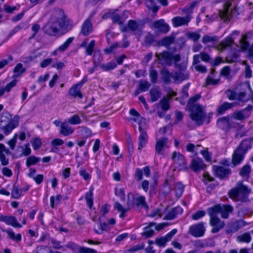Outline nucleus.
Masks as SVG:
<instances>
[{"instance_id": "f257e3e1", "label": "nucleus", "mask_w": 253, "mask_h": 253, "mask_svg": "<svg viewBox=\"0 0 253 253\" xmlns=\"http://www.w3.org/2000/svg\"><path fill=\"white\" fill-rule=\"evenodd\" d=\"M73 27L72 21L67 18L64 11L56 8L46 24L43 27V32L49 36H55L59 32V28L69 31Z\"/></svg>"}, {"instance_id": "f03ea898", "label": "nucleus", "mask_w": 253, "mask_h": 253, "mask_svg": "<svg viewBox=\"0 0 253 253\" xmlns=\"http://www.w3.org/2000/svg\"><path fill=\"white\" fill-rule=\"evenodd\" d=\"M200 98V94H196L191 97L187 103V107L190 112V117L198 126L203 124L206 117L202 106L196 103Z\"/></svg>"}, {"instance_id": "7ed1b4c3", "label": "nucleus", "mask_w": 253, "mask_h": 253, "mask_svg": "<svg viewBox=\"0 0 253 253\" xmlns=\"http://www.w3.org/2000/svg\"><path fill=\"white\" fill-rule=\"evenodd\" d=\"M251 189L244 185L242 181L237 183L236 186L229 192L230 197L237 198L242 202H247Z\"/></svg>"}, {"instance_id": "20e7f679", "label": "nucleus", "mask_w": 253, "mask_h": 253, "mask_svg": "<svg viewBox=\"0 0 253 253\" xmlns=\"http://www.w3.org/2000/svg\"><path fill=\"white\" fill-rule=\"evenodd\" d=\"M232 0H226L222 8L219 10V16L224 22L230 20L237 13L236 6L232 4Z\"/></svg>"}, {"instance_id": "39448f33", "label": "nucleus", "mask_w": 253, "mask_h": 253, "mask_svg": "<svg viewBox=\"0 0 253 253\" xmlns=\"http://www.w3.org/2000/svg\"><path fill=\"white\" fill-rule=\"evenodd\" d=\"M207 211L210 216V224L212 227L211 231L212 233H217L224 227V223L212 212V210H208Z\"/></svg>"}, {"instance_id": "423d86ee", "label": "nucleus", "mask_w": 253, "mask_h": 253, "mask_svg": "<svg viewBox=\"0 0 253 253\" xmlns=\"http://www.w3.org/2000/svg\"><path fill=\"white\" fill-rule=\"evenodd\" d=\"M208 210H212V212L216 215L220 213L222 218H227L229 213L232 211L233 208L230 205L217 204L212 207L209 208Z\"/></svg>"}, {"instance_id": "0eeeda50", "label": "nucleus", "mask_w": 253, "mask_h": 253, "mask_svg": "<svg viewBox=\"0 0 253 253\" xmlns=\"http://www.w3.org/2000/svg\"><path fill=\"white\" fill-rule=\"evenodd\" d=\"M94 58V67L97 66H100L101 69L105 71H109L115 68L117 66L116 63L112 61L106 64H101L100 62L102 61L103 58L100 54H97L95 53L93 55Z\"/></svg>"}, {"instance_id": "6e6552de", "label": "nucleus", "mask_w": 253, "mask_h": 253, "mask_svg": "<svg viewBox=\"0 0 253 253\" xmlns=\"http://www.w3.org/2000/svg\"><path fill=\"white\" fill-rule=\"evenodd\" d=\"M155 56L159 61V63L163 66H171L172 61V54L165 50L161 53L155 54Z\"/></svg>"}, {"instance_id": "1a4fd4ad", "label": "nucleus", "mask_w": 253, "mask_h": 253, "mask_svg": "<svg viewBox=\"0 0 253 253\" xmlns=\"http://www.w3.org/2000/svg\"><path fill=\"white\" fill-rule=\"evenodd\" d=\"M249 85L247 84H243L238 85L235 89L237 90L236 100L245 102L249 100V98L247 95V91L249 89Z\"/></svg>"}, {"instance_id": "9d476101", "label": "nucleus", "mask_w": 253, "mask_h": 253, "mask_svg": "<svg viewBox=\"0 0 253 253\" xmlns=\"http://www.w3.org/2000/svg\"><path fill=\"white\" fill-rule=\"evenodd\" d=\"M171 159L175 166L177 168H179L180 169H187V163L185 157L180 153L173 152Z\"/></svg>"}, {"instance_id": "9b49d317", "label": "nucleus", "mask_w": 253, "mask_h": 253, "mask_svg": "<svg viewBox=\"0 0 253 253\" xmlns=\"http://www.w3.org/2000/svg\"><path fill=\"white\" fill-rule=\"evenodd\" d=\"M205 228L203 222H200L191 226L189 228V233L195 237H202L205 232Z\"/></svg>"}, {"instance_id": "f8f14e48", "label": "nucleus", "mask_w": 253, "mask_h": 253, "mask_svg": "<svg viewBox=\"0 0 253 253\" xmlns=\"http://www.w3.org/2000/svg\"><path fill=\"white\" fill-rule=\"evenodd\" d=\"M151 28L164 34L168 33L169 30V25L165 22L164 19L155 21L152 24Z\"/></svg>"}, {"instance_id": "ddd939ff", "label": "nucleus", "mask_w": 253, "mask_h": 253, "mask_svg": "<svg viewBox=\"0 0 253 253\" xmlns=\"http://www.w3.org/2000/svg\"><path fill=\"white\" fill-rule=\"evenodd\" d=\"M177 229H172L166 236L157 238L155 240V243L159 247H165L167 243L171 240L172 237L177 233Z\"/></svg>"}, {"instance_id": "4468645a", "label": "nucleus", "mask_w": 253, "mask_h": 253, "mask_svg": "<svg viewBox=\"0 0 253 253\" xmlns=\"http://www.w3.org/2000/svg\"><path fill=\"white\" fill-rule=\"evenodd\" d=\"M191 17L187 15L185 17L176 16L171 19L172 23L174 27H177L183 25H188L191 20Z\"/></svg>"}, {"instance_id": "2eb2a0df", "label": "nucleus", "mask_w": 253, "mask_h": 253, "mask_svg": "<svg viewBox=\"0 0 253 253\" xmlns=\"http://www.w3.org/2000/svg\"><path fill=\"white\" fill-rule=\"evenodd\" d=\"M3 122V120H1L0 121V128L2 129L4 133L7 135L14 128L18 126L19 123L18 120H13L7 124L3 125L2 123Z\"/></svg>"}, {"instance_id": "dca6fc26", "label": "nucleus", "mask_w": 253, "mask_h": 253, "mask_svg": "<svg viewBox=\"0 0 253 253\" xmlns=\"http://www.w3.org/2000/svg\"><path fill=\"white\" fill-rule=\"evenodd\" d=\"M213 169L216 176L220 179L228 177L231 173V170L229 169L225 168L222 166H214Z\"/></svg>"}, {"instance_id": "f3484780", "label": "nucleus", "mask_w": 253, "mask_h": 253, "mask_svg": "<svg viewBox=\"0 0 253 253\" xmlns=\"http://www.w3.org/2000/svg\"><path fill=\"white\" fill-rule=\"evenodd\" d=\"M0 221L14 227L21 228L22 227V225L17 221V219L14 216H7L2 215L0 216Z\"/></svg>"}, {"instance_id": "a211bd4d", "label": "nucleus", "mask_w": 253, "mask_h": 253, "mask_svg": "<svg viewBox=\"0 0 253 253\" xmlns=\"http://www.w3.org/2000/svg\"><path fill=\"white\" fill-rule=\"evenodd\" d=\"M9 153V149H7L4 144L0 143V162L2 166H5L9 164L8 159L5 155Z\"/></svg>"}, {"instance_id": "6ab92c4d", "label": "nucleus", "mask_w": 253, "mask_h": 253, "mask_svg": "<svg viewBox=\"0 0 253 253\" xmlns=\"http://www.w3.org/2000/svg\"><path fill=\"white\" fill-rule=\"evenodd\" d=\"M206 165L204 164L202 159L199 158L193 159L191 163L190 167L195 171L197 172L204 169Z\"/></svg>"}, {"instance_id": "aec40b11", "label": "nucleus", "mask_w": 253, "mask_h": 253, "mask_svg": "<svg viewBox=\"0 0 253 253\" xmlns=\"http://www.w3.org/2000/svg\"><path fill=\"white\" fill-rule=\"evenodd\" d=\"M85 81L83 80L78 84L73 85L69 91V94L74 97H79L81 98L83 97L82 94L80 91V87L82 86L84 83Z\"/></svg>"}, {"instance_id": "412c9836", "label": "nucleus", "mask_w": 253, "mask_h": 253, "mask_svg": "<svg viewBox=\"0 0 253 253\" xmlns=\"http://www.w3.org/2000/svg\"><path fill=\"white\" fill-rule=\"evenodd\" d=\"M245 154L239 149H236L232 156V163L233 165L236 166L240 164L244 159Z\"/></svg>"}, {"instance_id": "4be33fe9", "label": "nucleus", "mask_w": 253, "mask_h": 253, "mask_svg": "<svg viewBox=\"0 0 253 253\" xmlns=\"http://www.w3.org/2000/svg\"><path fill=\"white\" fill-rule=\"evenodd\" d=\"M74 131V128L69 126L66 122H64L61 124L60 133L65 136H69L72 134Z\"/></svg>"}, {"instance_id": "5701e85b", "label": "nucleus", "mask_w": 253, "mask_h": 253, "mask_svg": "<svg viewBox=\"0 0 253 253\" xmlns=\"http://www.w3.org/2000/svg\"><path fill=\"white\" fill-rule=\"evenodd\" d=\"M127 26L128 28L131 31L141 32L143 24L140 21L137 22L133 20H130L128 22Z\"/></svg>"}, {"instance_id": "b1692460", "label": "nucleus", "mask_w": 253, "mask_h": 253, "mask_svg": "<svg viewBox=\"0 0 253 253\" xmlns=\"http://www.w3.org/2000/svg\"><path fill=\"white\" fill-rule=\"evenodd\" d=\"M131 196L134 200L133 203L131 202V203L132 204V206L135 205L138 207H140L141 208H143L146 210L148 209V206L147 205L145 202V199L144 197L140 196L136 198H133V195H131Z\"/></svg>"}, {"instance_id": "393cba45", "label": "nucleus", "mask_w": 253, "mask_h": 253, "mask_svg": "<svg viewBox=\"0 0 253 253\" xmlns=\"http://www.w3.org/2000/svg\"><path fill=\"white\" fill-rule=\"evenodd\" d=\"M248 37L251 38L253 37V31H249L247 34L242 36L239 42L241 48L243 50H246L249 47V43L247 41Z\"/></svg>"}, {"instance_id": "a878e982", "label": "nucleus", "mask_w": 253, "mask_h": 253, "mask_svg": "<svg viewBox=\"0 0 253 253\" xmlns=\"http://www.w3.org/2000/svg\"><path fill=\"white\" fill-rule=\"evenodd\" d=\"M233 43V39L231 37H228L224 41H222L217 46V49L221 51L230 47Z\"/></svg>"}, {"instance_id": "bb28decb", "label": "nucleus", "mask_w": 253, "mask_h": 253, "mask_svg": "<svg viewBox=\"0 0 253 253\" xmlns=\"http://www.w3.org/2000/svg\"><path fill=\"white\" fill-rule=\"evenodd\" d=\"M182 212V209L179 207L172 209L164 217V219L167 220H172L174 219L177 215L181 214Z\"/></svg>"}, {"instance_id": "cd10ccee", "label": "nucleus", "mask_w": 253, "mask_h": 253, "mask_svg": "<svg viewBox=\"0 0 253 253\" xmlns=\"http://www.w3.org/2000/svg\"><path fill=\"white\" fill-rule=\"evenodd\" d=\"M175 42V38L173 36L166 37L161 39L159 42V45L164 46L167 48L169 49V46L173 44Z\"/></svg>"}, {"instance_id": "c85d7f7f", "label": "nucleus", "mask_w": 253, "mask_h": 253, "mask_svg": "<svg viewBox=\"0 0 253 253\" xmlns=\"http://www.w3.org/2000/svg\"><path fill=\"white\" fill-rule=\"evenodd\" d=\"M151 101L152 102L157 101L161 96V92L158 87L152 88L149 91Z\"/></svg>"}, {"instance_id": "c756f323", "label": "nucleus", "mask_w": 253, "mask_h": 253, "mask_svg": "<svg viewBox=\"0 0 253 253\" xmlns=\"http://www.w3.org/2000/svg\"><path fill=\"white\" fill-rule=\"evenodd\" d=\"M92 29L91 22L89 19H87L82 26L81 33L84 36H87L92 31Z\"/></svg>"}, {"instance_id": "7c9ffc66", "label": "nucleus", "mask_w": 253, "mask_h": 253, "mask_svg": "<svg viewBox=\"0 0 253 253\" xmlns=\"http://www.w3.org/2000/svg\"><path fill=\"white\" fill-rule=\"evenodd\" d=\"M217 125L219 128L224 130H228L230 128L229 119L226 117H223L218 119Z\"/></svg>"}, {"instance_id": "2f4dec72", "label": "nucleus", "mask_w": 253, "mask_h": 253, "mask_svg": "<svg viewBox=\"0 0 253 253\" xmlns=\"http://www.w3.org/2000/svg\"><path fill=\"white\" fill-rule=\"evenodd\" d=\"M252 142L251 139L244 140L237 149H239L241 152L245 154L248 150L251 148Z\"/></svg>"}, {"instance_id": "473e14b6", "label": "nucleus", "mask_w": 253, "mask_h": 253, "mask_svg": "<svg viewBox=\"0 0 253 253\" xmlns=\"http://www.w3.org/2000/svg\"><path fill=\"white\" fill-rule=\"evenodd\" d=\"M168 143V139L167 138H163L158 140L156 143L155 150L157 153L160 154L165 146Z\"/></svg>"}, {"instance_id": "72a5a7b5", "label": "nucleus", "mask_w": 253, "mask_h": 253, "mask_svg": "<svg viewBox=\"0 0 253 253\" xmlns=\"http://www.w3.org/2000/svg\"><path fill=\"white\" fill-rule=\"evenodd\" d=\"M162 78L166 84H168L171 81V78H173L171 73L166 68H163L161 72Z\"/></svg>"}, {"instance_id": "f704fd0d", "label": "nucleus", "mask_w": 253, "mask_h": 253, "mask_svg": "<svg viewBox=\"0 0 253 253\" xmlns=\"http://www.w3.org/2000/svg\"><path fill=\"white\" fill-rule=\"evenodd\" d=\"M138 150H141V149L145 146L148 140V135L146 131H142L139 137Z\"/></svg>"}, {"instance_id": "c9c22d12", "label": "nucleus", "mask_w": 253, "mask_h": 253, "mask_svg": "<svg viewBox=\"0 0 253 253\" xmlns=\"http://www.w3.org/2000/svg\"><path fill=\"white\" fill-rule=\"evenodd\" d=\"M127 205L128 206V208L125 209L123 208L122 205L118 202H116L114 204V208L118 210L119 211H128L130 207L132 206V204L131 203V201L130 200V194L128 195V200L127 202Z\"/></svg>"}, {"instance_id": "e433bc0d", "label": "nucleus", "mask_w": 253, "mask_h": 253, "mask_svg": "<svg viewBox=\"0 0 253 253\" xmlns=\"http://www.w3.org/2000/svg\"><path fill=\"white\" fill-rule=\"evenodd\" d=\"M156 0H146L145 2L146 7L154 13L157 12L159 9V7L156 5Z\"/></svg>"}, {"instance_id": "4c0bfd02", "label": "nucleus", "mask_w": 253, "mask_h": 253, "mask_svg": "<svg viewBox=\"0 0 253 253\" xmlns=\"http://www.w3.org/2000/svg\"><path fill=\"white\" fill-rule=\"evenodd\" d=\"M199 4V1L195 0L191 3H190L188 5L183 8L182 11L185 13L187 14V15H190L192 12L193 9L194 7L197 6Z\"/></svg>"}, {"instance_id": "58836bf2", "label": "nucleus", "mask_w": 253, "mask_h": 253, "mask_svg": "<svg viewBox=\"0 0 253 253\" xmlns=\"http://www.w3.org/2000/svg\"><path fill=\"white\" fill-rule=\"evenodd\" d=\"M188 78V75L184 74L181 72H176L173 76L174 80L178 83L181 82L182 81L187 79Z\"/></svg>"}, {"instance_id": "ea45409f", "label": "nucleus", "mask_w": 253, "mask_h": 253, "mask_svg": "<svg viewBox=\"0 0 253 253\" xmlns=\"http://www.w3.org/2000/svg\"><path fill=\"white\" fill-rule=\"evenodd\" d=\"M233 106V104L228 102H224L220 106L217 110L219 114H223L226 110L231 109Z\"/></svg>"}, {"instance_id": "a19ab883", "label": "nucleus", "mask_w": 253, "mask_h": 253, "mask_svg": "<svg viewBox=\"0 0 253 253\" xmlns=\"http://www.w3.org/2000/svg\"><path fill=\"white\" fill-rule=\"evenodd\" d=\"M2 231L6 232L9 236V237L13 241L16 242H20L21 240V235L20 234H17L15 235V233L11 230H2Z\"/></svg>"}, {"instance_id": "79ce46f5", "label": "nucleus", "mask_w": 253, "mask_h": 253, "mask_svg": "<svg viewBox=\"0 0 253 253\" xmlns=\"http://www.w3.org/2000/svg\"><path fill=\"white\" fill-rule=\"evenodd\" d=\"M251 172V168L249 165H246L244 166L241 169L240 175L243 177L248 179Z\"/></svg>"}, {"instance_id": "37998d69", "label": "nucleus", "mask_w": 253, "mask_h": 253, "mask_svg": "<svg viewBox=\"0 0 253 253\" xmlns=\"http://www.w3.org/2000/svg\"><path fill=\"white\" fill-rule=\"evenodd\" d=\"M251 240V237L249 233H245L237 237V241L239 242L249 243Z\"/></svg>"}, {"instance_id": "c03bdc74", "label": "nucleus", "mask_w": 253, "mask_h": 253, "mask_svg": "<svg viewBox=\"0 0 253 253\" xmlns=\"http://www.w3.org/2000/svg\"><path fill=\"white\" fill-rule=\"evenodd\" d=\"M149 76L151 79V82L152 83H155L157 81L158 74L157 71L154 69V67H151L149 71Z\"/></svg>"}, {"instance_id": "a18cd8bd", "label": "nucleus", "mask_w": 253, "mask_h": 253, "mask_svg": "<svg viewBox=\"0 0 253 253\" xmlns=\"http://www.w3.org/2000/svg\"><path fill=\"white\" fill-rule=\"evenodd\" d=\"M184 189V186L181 182L176 183L174 187L176 195L178 197H180L183 192Z\"/></svg>"}, {"instance_id": "49530a36", "label": "nucleus", "mask_w": 253, "mask_h": 253, "mask_svg": "<svg viewBox=\"0 0 253 253\" xmlns=\"http://www.w3.org/2000/svg\"><path fill=\"white\" fill-rule=\"evenodd\" d=\"M170 97H164L160 101L162 109L164 111H167L169 108V99Z\"/></svg>"}, {"instance_id": "de8ad7c7", "label": "nucleus", "mask_w": 253, "mask_h": 253, "mask_svg": "<svg viewBox=\"0 0 253 253\" xmlns=\"http://www.w3.org/2000/svg\"><path fill=\"white\" fill-rule=\"evenodd\" d=\"M21 190L18 186L14 184L11 192V196L14 199H18L21 195Z\"/></svg>"}, {"instance_id": "09e8293b", "label": "nucleus", "mask_w": 253, "mask_h": 253, "mask_svg": "<svg viewBox=\"0 0 253 253\" xmlns=\"http://www.w3.org/2000/svg\"><path fill=\"white\" fill-rule=\"evenodd\" d=\"M225 94L230 100H236L237 95V90H232L231 89H228L225 91Z\"/></svg>"}, {"instance_id": "8fccbe9b", "label": "nucleus", "mask_w": 253, "mask_h": 253, "mask_svg": "<svg viewBox=\"0 0 253 253\" xmlns=\"http://www.w3.org/2000/svg\"><path fill=\"white\" fill-rule=\"evenodd\" d=\"M81 122L80 117L77 114L74 115L68 120V123L73 125L80 124Z\"/></svg>"}, {"instance_id": "3c124183", "label": "nucleus", "mask_w": 253, "mask_h": 253, "mask_svg": "<svg viewBox=\"0 0 253 253\" xmlns=\"http://www.w3.org/2000/svg\"><path fill=\"white\" fill-rule=\"evenodd\" d=\"M73 40V37L68 38L63 44L58 47L57 49L62 52L65 51L68 48L70 44L72 42Z\"/></svg>"}, {"instance_id": "603ef678", "label": "nucleus", "mask_w": 253, "mask_h": 253, "mask_svg": "<svg viewBox=\"0 0 253 253\" xmlns=\"http://www.w3.org/2000/svg\"><path fill=\"white\" fill-rule=\"evenodd\" d=\"M246 109H243L241 111L236 112L234 113V117L238 120H242L245 119L247 115L246 114Z\"/></svg>"}, {"instance_id": "864d4df0", "label": "nucleus", "mask_w": 253, "mask_h": 253, "mask_svg": "<svg viewBox=\"0 0 253 253\" xmlns=\"http://www.w3.org/2000/svg\"><path fill=\"white\" fill-rule=\"evenodd\" d=\"M93 193L92 190H91L89 192H87L85 195V199L86 202V203L88 206L91 208L93 205V198H92Z\"/></svg>"}, {"instance_id": "5fc2aeb1", "label": "nucleus", "mask_w": 253, "mask_h": 253, "mask_svg": "<svg viewBox=\"0 0 253 253\" xmlns=\"http://www.w3.org/2000/svg\"><path fill=\"white\" fill-rule=\"evenodd\" d=\"M150 86L151 84L146 81H140L139 82V88L141 91H147Z\"/></svg>"}, {"instance_id": "6e6d98bb", "label": "nucleus", "mask_w": 253, "mask_h": 253, "mask_svg": "<svg viewBox=\"0 0 253 253\" xmlns=\"http://www.w3.org/2000/svg\"><path fill=\"white\" fill-rule=\"evenodd\" d=\"M95 41L92 40L86 46L85 53L88 55H91L95 47Z\"/></svg>"}, {"instance_id": "4d7b16f0", "label": "nucleus", "mask_w": 253, "mask_h": 253, "mask_svg": "<svg viewBox=\"0 0 253 253\" xmlns=\"http://www.w3.org/2000/svg\"><path fill=\"white\" fill-rule=\"evenodd\" d=\"M62 198V196L61 195H58L55 200V197L54 196H51L50 198V206L52 208H54V204L55 203L56 205H57L59 203L60 201L61 200Z\"/></svg>"}, {"instance_id": "13d9d810", "label": "nucleus", "mask_w": 253, "mask_h": 253, "mask_svg": "<svg viewBox=\"0 0 253 253\" xmlns=\"http://www.w3.org/2000/svg\"><path fill=\"white\" fill-rule=\"evenodd\" d=\"M40 161V159L34 156H32L28 157L26 161V165L28 167H29L31 165H34L38 163Z\"/></svg>"}, {"instance_id": "bf43d9fd", "label": "nucleus", "mask_w": 253, "mask_h": 253, "mask_svg": "<svg viewBox=\"0 0 253 253\" xmlns=\"http://www.w3.org/2000/svg\"><path fill=\"white\" fill-rule=\"evenodd\" d=\"M180 59L181 57L179 54H172V60L174 61L175 67L180 70H184L185 68V66H182L177 63L180 60Z\"/></svg>"}, {"instance_id": "052dcab7", "label": "nucleus", "mask_w": 253, "mask_h": 253, "mask_svg": "<svg viewBox=\"0 0 253 253\" xmlns=\"http://www.w3.org/2000/svg\"><path fill=\"white\" fill-rule=\"evenodd\" d=\"M25 71V69L23 68V65L21 63L17 64L13 69V72L16 74V76L21 75Z\"/></svg>"}, {"instance_id": "680f3d73", "label": "nucleus", "mask_w": 253, "mask_h": 253, "mask_svg": "<svg viewBox=\"0 0 253 253\" xmlns=\"http://www.w3.org/2000/svg\"><path fill=\"white\" fill-rule=\"evenodd\" d=\"M144 248V244L136 245L131 247L127 250V252L134 253L143 249Z\"/></svg>"}, {"instance_id": "e2e57ef3", "label": "nucleus", "mask_w": 253, "mask_h": 253, "mask_svg": "<svg viewBox=\"0 0 253 253\" xmlns=\"http://www.w3.org/2000/svg\"><path fill=\"white\" fill-rule=\"evenodd\" d=\"M187 37L194 42L197 41L201 37L199 34L195 32H190L186 34Z\"/></svg>"}, {"instance_id": "0e129e2a", "label": "nucleus", "mask_w": 253, "mask_h": 253, "mask_svg": "<svg viewBox=\"0 0 253 253\" xmlns=\"http://www.w3.org/2000/svg\"><path fill=\"white\" fill-rule=\"evenodd\" d=\"M31 143L34 149L37 150L41 147L42 145V141L40 138H36L31 141Z\"/></svg>"}, {"instance_id": "69168bd1", "label": "nucleus", "mask_w": 253, "mask_h": 253, "mask_svg": "<svg viewBox=\"0 0 253 253\" xmlns=\"http://www.w3.org/2000/svg\"><path fill=\"white\" fill-rule=\"evenodd\" d=\"M79 128L80 129L82 133L83 134V135H84V137H88L91 135L92 132H91V130H90L87 127H84V126H81V127H79Z\"/></svg>"}, {"instance_id": "338daca9", "label": "nucleus", "mask_w": 253, "mask_h": 253, "mask_svg": "<svg viewBox=\"0 0 253 253\" xmlns=\"http://www.w3.org/2000/svg\"><path fill=\"white\" fill-rule=\"evenodd\" d=\"M206 214V212L203 211H198L192 215V219L194 220H197L201 218V217L205 216Z\"/></svg>"}, {"instance_id": "774afa93", "label": "nucleus", "mask_w": 253, "mask_h": 253, "mask_svg": "<svg viewBox=\"0 0 253 253\" xmlns=\"http://www.w3.org/2000/svg\"><path fill=\"white\" fill-rule=\"evenodd\" d=\"M79 253H95L96 251L90 249L88 248H86L84 247H80L79 248Z\"/></svg>"}]
</instances>
